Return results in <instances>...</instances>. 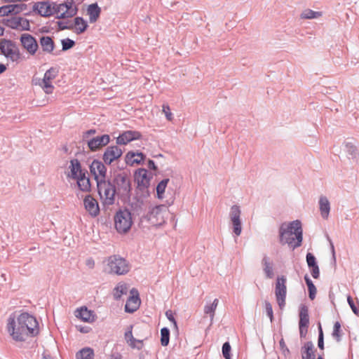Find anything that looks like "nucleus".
Listing matches in <instances>:
<instances>
[{"mask_svg": "<svg viewBox=\"0 0 359 359\" xmlns=\"http://www.w3.org/2000/svg\"><path fill=\"white\" fill-rule=\"evenodd\" d=\"M6 330L13 340L22 342L38 334L39 323L29 313H13L7 320Z\"/></svg>", "mask_w": 359, "mask_h": 359, "instance_id": "obj_1", "label": "nucleus"}, {"mask_svg": "<svg viewBox=\"0 0 359 359\" xmlns=\"http://www.w3.org/2000/svg\"><path fill=\"white\" fill-rule=\"evenodd\" d=\"M279 234L281 244H287L292 249L299 247L302 242L301 222L296 220L288 224H282L279 229Z\"/></svg>", "mask_w": 359, "mask_h": 359, "instance_id": "obj_2", "label": "nucleus"}, {"mask_svg": "<svg viewBox=\"0 0 359 359\" xmlns=\"http://www.w3.org/2000/svg\"><path fill=\"white\" fill-rule=\"evenodd\" d=\"M58 74L59 70L57 68L50 67L44 73L43 78L34 76L32 83L34 86L40 87L46 94L50 95L54 92V81L58 76Z\"/></svg>", "mask_w": 359, "mask_h": 359, "instance_id": "obj_3", "label": "nucleus"}, {"mask_svg": "<svg viewBox=\"0 0 359 359\" xmlns=\"http://www.w3.org/2000/svg\"><path fill=\"white\" fill-rule=\"evenodd\" d=\"M100 200L104 205H111L116 200V191L115 186L109 181L102 180L97 183Z\"/></svg>", "mask_w": 359, "mask_h": 359, "instance_id": "obj_4", "label": "nucleus"}, {"mask_svg": "<svg viewBox=\"0 0 359 359\" xmlns=\"http://www.w3.org/2000/svg\"><path fill=\"white\" fill-rule=\"evenodd\" d=\"M115 228L118 233H127L133 225L132 215L128 210H120L114 216Z\"/></svg>", "mask_w": 359, "mask_h": 359, "instance_id": "obj_5", "label": "nucleus"}, {"mask_svg": "<svg viewBox=\"0 0 359 359\" xmlns=\"http://www.w3.org/2000/svg\"><path fill=\"white\" fill-rule=\"evenodd\" d=\"M169 210L167 206L164 205H156L152 208L148 215L147 219L152 226H161L165 222L168 217Z\"/></svg>", "mask_w": 359, "mask_h": 359, "instance_id": "obj_6", "label": "nucleus"}, {"mask_svg": "<svg viewBox=\"0 0 359 359\" xmlns=\"http://www.w3.org/2000/svg\"><path fill=\"white\" fill-rule=\"evenodd\" d=\"M107 270L109 273L123 275L129 271V266L124 259L114 255L107 259Z\"/></svg>", "mask_w": 359, "mask_h": 359, "instance_id": "obj_7", "label": "nucleus"}, {"mask_svg": "<svg viewBox=\"0 0 359 359\" xmlns=\"http://www.w3.org/2000/svg\"><path fill=\"white\" fill-rule=\"evenodd\" d=\"M53 9L56 17L60 19L72 18L77 13V8L73 0H67L62 4L55 5Z\"/></svg>", "mask_w": 359, "mask_h": 359, "instance_id": "obj_8", "label": "nucleus"}, {"mask_svg": "<svg viewBox=\"0 0 359 359\" xmlns=\"http://www.w3.org/2000/svg\"><path fill=\"white\" fill-rule=\"evenodd\" d=\"M1 53L8 59L13 62H18L21 59V54L17 46L9 40H4L0 43Z\"/></svg>", "mask_w": 359, "mask_h": 359, "instance_id": "obj_9", "label": "nucleus"}, {"mask_svg": "<svg viewBox=\"0 0 359 359\" xmlns=\"http://www.w3.org/2000/svg\"><path fill=\"white\" fill-rule=\"evenodd\" d=\"M4 20L5 25L11 29L21 32L30 29L29 21L24 17L16 15V14L10 15Z\"/></svg>", "mask_w": 359, "mask_h": 359, "instance_id": "obj_10", "label": "nucleus"}, {"mask_svg": "<svg viewBox=\"0 0 359 359\" xmlns=\"http://www.w3.org/2000/svg\"><path fill=\"white\" fill-rule=\"evenodd\" d=\"M116 194L121 196H128L131 190L128 177L123 175H118L114 180Z\"/></svg>", "mask_w": 359, "mask_h": 359, "instance_id": "obj_11", "label": "nucleus"}, {"mask_svg": "<svg viewBox=\"0 0 359 359\" xmlns=\"http://www.w3.org/2000/svg\"><path fill=\"white\" fill-rule=\"evenodd\" d=\"M286 294V278L285 276L278 277L276 283L275 294L280 309L283 308L285 305Z\"/></svg>", "mask_w": 359, "mask_h": 359, "instance_id": "obj_12", "label": "nucleus"}, {"mask_svg": "<svg viewBox=\"0 0 359 359\" xmlns=\"http://www.w3.org/2000/svg\"><path fill=\"white\" fill-rule=\"evenodd\" d=\"M241 211L238 205H233L231 208L229 217L233 226V232L237 236L242 232V224L241 220Z\"/></svg>", "mask_w": 359, "mask_h": 359, "instance_id": "obj_13", "label": "nucleus"}, {"mask_svg": "<svg viewBox=\"0 0 359 359\" xmlns=\"http://www.w3.org/2000/svg\"><path fill=\"white\" fill-rule=\"evenodd\" d=\"M90 170L97 183L100 181L106 180L107 168L101 161L94 160L90 166Z\"/></svg>", "mask_w": 359, "mask_h": 359, "instance_id": "obj_14", "label": "nucleus"}, {"mask_svg": "<svg viewBox=\"0 0 359 359\" xmlns=\"http://www.w3.org/2000/svg\"><path fill=\"white\" fill-rule=\"evenodd\" d=\"M20 42L22 47L30 54L34 55L38 50V43L29 34H22L20 36Z\"/></svg>", "mask_w": 359, "mask_h": 359, "instance_id": "obj_15", "label": "nucleus"}, {"mask_svg": "<svg viewBox=\"0 0 359 359\" xmlns=\"http://www.w3.org/2000/svg\"><path fill=\"white\" fill-rule=\"evenodd\" d=\"M83 205L86 212L93 217H97L100 214L99 204L95 198L92 196L88 195L83 200Z\"/></svg>", "mask_w": 359, "mask_h": 359, "instance_id": "obj_16", "label": "nucleus"}, {"mask_svg": "<svg viewBox=\"0 0 359 359\" xmlns=\"http://www.w3.org/2000/svg\"><path fill=\"white\" fill-rule=\"evenodd\" d=\"M140 305V299L138 291L135 289H132L130 290V296L126 302L125 310L126 312L133 313L139 308Z\"/></svg>", "mask_w": 359, "mask_h": 359, "instance_id": "obj_17", "label": "nucleus"}, {"mask_svg": "<svg viewBox=\"0 0 359 359\" xmlns=\"http://www.w3.org/2000/svg\"><path fill=\"white\" fill-rule=\"evenodd\" d=\"M122 155V150L117 146H111L107 148L103 154V161L110 165L113 161L119 158Z\"/></svg>", "mask_w": 359, "mask_h": 359, "instance_id": "obj_18", "label": "nucleus"}, {"mask_svg": "<svg viewBox=\"0 0 359 359\" xmlns=\"http://www.w3.org/2000/svg\"><path fill=\"white\" fill-rule=\"evenodd\" d=\"M309 324V310L306 306H303L299 312V334L301 337H305Z\"/></svg>", "mask_w": 359, "mask_h": 359, "instance_id": "obj_19", "label": "nucleus"}, {"mask_svg": "<svg viewBox=\"0 0 359 359\" xmlns=\"http://www.w3.org/2000/svg\"><path fill=\"white\" fill-rule=\"evenodd\" d=\"M141 339H135L133 335V326H130L128 330L125 333V339L126 343L132 348L142 349L144 344L143 341L146 337L143 335L140 336Z\"/></svg>", "mask_w": 359, "mask_h": 359, "instance_id": "obj_20", "label": "nucleus"}, {"mask_svg": "<svg viewBox=\"0 0 359 359\" xmlns=\"http://www.w3.org/2000/svg\"><path fill=\"white\" fill-rule=\"evenodd\" d=\"M142 135L138 131L128 130L123 132L117 137L116 142L119 144H126L133 140L140 139Z\"/></svg>", "mask_w": 359, "mask_h": 359, "instance_id": "obj_21", "label": "nucleus"}, {"mask_svg": "<svg viewBox=\"0 0 359 359\" xmlns=\"http://www.w3.org/2000/svg\"><path fill=\"white\" fill-rule=\"evenodd\" d=\"M109 142V136L108 135H103L93 138L88 142V145L90 150L95 151L100 147L107 145Z\"/></svg>", "mask_w": 359, "mask_h": 359, "instance_id": "obj_22", "label": "nucleus"}, {"mask_svg": "<svg viewBox=\"0 0 359 359\" xmlns=\"http://www.w3.org/2000/svg\"><path fill=\"white\" fill-rule=\"evenodd\" d=\"M24 4H10L0 7V16H8L18 14L22 11Z\"/></svg>", "mask_w": 359, "mask_h": 359, "instance_id": "obj_23", "label": "nucleus"}, {"mask_svg": "<svg viewBox=\"0 0 359 359\" xmlns=\"http://www.w3.org/2000/svg\"><path fill=\"white\" fill-rule=\"evenodd\" d=\"M34 11L41 16H50L54 13L53 7L47 2H37L34 6Z\"/></svg>", "mask_w": 359, "mask_h": 359, "instance_id": "obj_24", "label": "nucleus"}, {"mask_svg": "<svg viewBox=\"0 0 359 359\" xmlns=\"http://www.w3.org/2000/svg\"><path fill=\"white\" fill-rule=\"evenodd\" d=\"M69 169V174L68 176L74 180H76L83 174L86 173V172L81 169V163L77 159H73L70 161Z\"/></svg>", "mask_w": 359, "mask_h": 359, "instance_id": "obj_25", "label": "nucleus"}, {"mask_svg": "<svg viewBox=\"0 0 359 359\" xmlns=\"http://www.w3.org/2000/svg\"><path fill=\"white\" fill-rule=\"evenodd\" d=\"M135 179L138 186L146 187L149 184L148 171L146 169H139L135 174Z\"/></svg>", "mask_w": 359, "mask_h": 359, "instance_id": "obj_26", "label": "nucleus"}, {"mask_svg": "<svg viewBox=\"0 0 359 359\" xmlns=\"http://www.w3.org/2000/svg\"><path fill=\"white\" fill-rule=\"evenodd\" d=\"M101 10L97 4H93L88 6L87 8V15L89 17V21L91 23L95 22L100 15Z\"/></svg>", "mask_w": 359, "mask_h": 359, "instance_id": "obj_27", "label": "nucleus"}, {"mask_svg": "<svg viewBox=\"0 0 359 359\" xmlns=\"http://www.w3.org/2000/svg\"><path fill=\"white\" fill-rule=\"evenodd\" d=\"M77 185L79 189L83 192H89L91 189L90 179L86 176V172L76 178Z\"/></svg>", "mask_w": 359, "mask_h": 359, "instance_id": "obj_28", "label": "nucleus"}, {"mask_svg": "<svg viewBox=\"0 0 359 359\" xmlns=\"http://www.w3.org/2000/svg\"><path fill=\"white\" fill-rule=\"evenodd\" d=\"M76 317L81 318L84 322L92 323L95 319V316L93 312L88 310L87 308H81L77 311Z\"/></svg>", "mask_w": 359, "mask_h": 359, "instance_id": "obj_29", "label": "nucleus"}, {"mask_svg": "<svg viewBox=\"0 0 359 359\" xmlns=\"http://www.w3.org/2000/svg\"><path fill=\"white\" fill-rule=\"evenodd\" d=\"M88 25L87 22L81 17H76L74 20L73 30L77 34L83 33L88 28Z\"/></svg>", "mask_w": 359, "mask_h": 359, "instance_id": "obj_30", "label": "nucleus"}, {"mask_svg": "<svg viewBox=\"0 0 359 359\" xmlns=\"http://www.w3.org/2000/svg\"><path fill=\"white\" fill-rule=\"evenodd\" d=\"M39 42L44 52L48 53L53 52L54 49V42L50 36H42Z\"/></svg>", "mask_w": 359, "mask_h": 359, "instance_id": "obj_31", "label": "nucleus"}, {"mask_svg": "<svg viewBox=\"0 0 359 359\" xmlns=\"http://www.w3.org/2000/svg\"><path fill=\"white\" fill-rule=\"evenodd\" d=\"M319 205L322 217L327 219L330 210V202L326 197L322 196L320 198Z\"/></svg>", "mask_w": 359, "mask_h": 359, "instance_id": "obj_32", "label": "nucleus"}, {"mask_svg": "<svg viewBox=\"0 0 359 359\" xmlns=\"http://www.w3.org/2000/svg\"><path fill=\"white\" fill-rule=\"evenodd\" d=\"M219 300L217 299H215L214 301L210 304H207L204 306V313L205 315L209 316L211 320H213L216 309L218 306Z\"/></svg>", "mask_w": 359, "mask_h": 359, "instance_id": "obj_33", "label": "nucleus"}, {"mask_svg": "<svg viewBox=\"0 0 359 359\" xmlns=\"http://www.w3.org/2000/svg\"><path fill=\"white\" fill-rule=\"evenodd\" d=\"M94 351L91 348H83L76 353V359H93Z\"/></svg>", "mask_w": 359, "mask_h": 359, "instance_id": "obj_34", "label": "nucleus"}, {"mask_svg": "<svg viewBox=\"0 0 359 359\" xmlns=\"http://www.w3.org/2000/svg\"><path fill=\"white\" fill-rule=\"evenodd\" d=\"M128 287L126 283H120L114 290V297L115 299H120L123 294H126Z\"/></svg>", "mask_w": 359, "mask_h": 359, "instance_id": "obj_35", "label": "nucleus"}, {"mask_svg": "<svg viewBox=\"0 0 359 359\" xmlns=\"http://www.w3.org/2000/svg\"><path fill=\"white\" fill-rule=\"evenodd\" d=\"M304 280H305V282H306V283L307 285V287H308L309 293V298L311 300H313L315 299V297H316V292H317L316 287L313 285V283H312V281L311 280V279L309 278V276L307 275H306L304 276Z\"/></svg>", "mask_w": 359, "mask_h": 359, "instance_id": "obj_36", "label": "nucleus"}, {"mask_svg": "<svg viewBox=\"0 0 359 359\" xmlns=\"http://www.w3.org/2000/svg\"><path fill=\"white\" fill-rule=\"evenodd\" d=\"M342 334L343 332L341 323L337 321L334 324L332 335L337 342H339L341 339Z\"/></svg>", "mask_w": 359, "mask_h": 359, "instance_id": "obj_37", "label": "nucleus"}, {"mask_svg": "<svg viewBox=\"0 0 359 359\" xmlns=\"http://www.w3.org/2000/svg\"><path fill=\"white\" fill-rule=\"evenodd\" d=\"M305 351L302 353L303 359H315L313 345L311 343H307L304 346Z\"/></svg>", "mask_w": 359, "mask_h": 359, "instance_id": "obj_38", "label": "nucleus"}, {"mask_svg": "<svg viewBox=\"0 0 359 359\" xmlns=\"http://www.w3.org/2000/svg\"><path fill=\"white\" fill-rule=\"evenodd\" d=\"M169 182L168 179L163 180L161 182L158 183L156 187V193L158 198L161 199L163 198V194L165 193V188L167 187L168 182Z\"/></svg>", "mask_w": 359, "mask_h": 359, "instance_id": "obj_39", "label": "nucleus"}, {"mask_svg": "<svg viewBox=\"0 0 359 359\" xmlns=\"http://www.w3.org/2000/svg\"><path fill=\"white\" fill-rule=\"evenodd\" d=\"M322 15L320 12H316L311 9H306L301 14V18L303 19H313L318 18Z\"/></svg>", "mask_w": 359, "mask_h": 359, "instance_id": "obj_40", "label": "nucleus"}, {"mask_svg": "<svg viewBox=\"0 0 359 359\" xmlns=\"http://www.w3.org/2000/svg\"><path fill=\"white\" fill-rule=\"evenodd\" d=\"M262 263L264 264V271L266 273V277L269 278H271L273 276V272L269 259L267 257H264L262 259Z\"/></svg>", "mask_w": 359, "mask_h": 359, "instance_id": "obj_41", "label": "nucleus"}, {"mask_svg": "<svg viewBox=\"0 0 359 359\" xmlns=\"http://www.w3.org/2000/svg\"><path fill=\"white\" fill-rule=\"evenodd\" d=\"M127 158L128 161H130L131 163H140L143 161L144 156L142 153H129L127 155Z\"/></svg>", "mask_w": 359, "mask_h": 359, "instance_id": "obj_42", "label": "nucleus"}, {"mask_svg": "<svg viewBox=\"0 0 359 359\" xmlns=\"http://www.w3.org/2000/svg\"><path fill=\"white\" fill-rule=\"evenodd\" d=\"M170 332L166 327H163L161 330V345L165 346L169 343Z\"/></svg>", "mask_w": 359, "mask_h": 359, "instance_id": "obj_43", "label": "nucleus"}, {"mask_svg": "<svg viewBox=\"0 0 359 359\" xmlns=\"http://www.w3.org/2000/svg\"><path fill=\"white\" fill-rule=\"evenodd\" d=\"M231 346L229 342H225L222 346V354L225 359H231Z\"/></svg>", "mask_w": 359, "mask_h": 359, "instance_id": "obj_44", "label": "nucleus"}, {"mask_svg": "<svg viewBox=\"0 0 359 359\" xmlns=\"http://www.w3.org/2000/svg\"><path fill=\"white\" fill-rule=\"evenodd\" d=\"M61 43H62L63 50H67L68 49H70L75 45L74 41L69 39H63V40H62Z\"/></svg>", "mask_w": 359, "mask_h": 359, "instance_id": "obj_45", "label": "nucleus"}, {"mask_svg": "<svg viewBox=\"0 0 359 359\" xmlns=\"http://www.w3.org/2000/svg\"><path fill=\"white\" fill-rule=\"evenodd\" d=\"M162 111L168 121H171L173 119V116L171 112L170 108L168 104L163 105Z\"/></svg>", "mask_w": 359, "mask_h": 359, "instance_id": "obj_46", "label": "nucleus"}, {"mask_svg": "<svg viewBox=\"0 0 359 359\" xmlns=\"http://www.w3.org/2000/svg\"><path fill=\"white\" fill-rule=\"evenodd\" d=\"M306 262L309 267H313L317 265L314 255L310 252L306 255Z\"/></svg>", "mask_w": 359, "mask_h": 359, "instance_id": "obj_47", "label": "nucleus"}, {"mask_svg": "<svg viewBox=\"0 0 359 359\" xmlns=\"http://www.w3.org/2000/svg\"><path fill=\"white\" fill-rule=\"evenodd\" d=\"M347 302H348L350 307L351 308V310L353 311V312L355 315L358 316L359 315V309L355 305L354 302L351 296L347 297Z\"/></svg>", "mask_w": 359, "mask_h": 359, "instance_id": "obj_48", "label": "nucleus"}, {"mask_svg": "<svg viewBox=\"0 0 359 359\" xmlns=\"http://www.w3.org/2000/svg\"><path fill=\"white\" fill-rule=\"evenodd\" d=\"M318 345L320 349L323 350L324 348L323 332L320 325L319 326V336Z\"/></svg>", "mask_w": 359, "mask_h": 359, "instance_id": "obj_49", "label": "nucleus"}, {"mask_svg": "<svg viewBox=\"0 0 359 359\" xmlns=\"http://www.w3.org/2000/svg\"><path fill=\"white\" fill-rule=\"evenodd\" d=\"M265 309H266V311L268 316L270 318L271 320H272V319H273V309H272L271 304L269 302H265Z\"/></svg>", "mask_w": 359, "mask_h": 359, "instance_id": "obj_50", "label": "nucleus"}, {"mask_svg": "<svg viewBox=\"0 0 359 359\" xmlns=\"http://www.w3.org/2000/svg\"><path fill=\"white\" fill-rule=\"evenodd\" d=\"M311 275L314 278H318L319 277V275H320V271H319V268H318V266L316 265V266H314L313 267H311Z\"/></svg>", "mask_w": 359, "mask_h": 359, "instance_id": "obj_51", "label": "nucleus"}, {"mask_svg": "<svg viewBox=\"0 0 359 359\" xmlns=\"http://www.w3.org/2000/svg\"><path fill=\"white\" fill-rule=\"evenodd\" d=\"M86 265L89 269H93L95 266V261L92 258H89L86 260Z\"/></svg>", "mask_w": 359, "mask_h": 359, "instance_id": "obj_52", "label": "nucleus"}, {"mask_svg": "<svg viewBox=\"0 0 359 359\" xmlns=\"http://www.w3.org/2000/svg\"><path fill=\"white\" fill-rule=\"evenodd\" d=\"M166 316L168 317V318L173 323L175 327H177V323L174 318V317L172 316V315L171 313H170L168 311L166 312Z\"/></svg>", "mask_w": 359, "mask_h": 359, "instance_id": "obj_53", "label": "nucleus"}, {"mask_svg": "<svg viewBox=\"0 0 359 359\" xmlns=\"http://www.w3.org/2000/svg\"><path fill=\"white\" fill-rule=\"evenodd\" d=\"M148 166L150 169L152 170H156V166L155 165V163L152 160H149L148 162Z\"/></svg>", "mask_w": 359, "mask_h": 359, "instance_id": "obj_54", "label": "nucleus"}, {"mask_svg": "<svg viewBox=\"0 0 359 359\" xmlns=\"http://www.w3.org/2000/svg\"><path fill=\"white\" fill-rule=\"evenodd\" d=\"M6 70L5 65L0 63V74L4 73Z\"/></svg>", "mask_w": 359, "mask_h": 359, "instance_id": "obj_55", "label": "nucleus"}, {"mask_svg": "<svg viewBox=\"0 0 359 359\" xmlns=\"http://www.w3.org/2000/svg\"><path fill=\"white\" fill-rule=\"evenodd\" d=\"M4 29L0 25V36L4 34Z\"/></svg>", "mask_w": 359, "mask_h": 359, "instance_id": "obj_56", "label": "nucleus"}, {"mask_svg": "<svg viewBox=\"0 0 359 359\" xmlns=\"http://www.w3.org/2000/svg\"><path fill=\"white\" fill-rule=\"evenodd\" d=\"M280 345L283 348L285 346V341H284V340L283 339L280 341Z\"/></svg>", "mask_w": 359, "mask_h": 359, "instance_id": "obj_57", "label": "nucleus"}, {"mask_svg": "<svg viewBox=\"0 0 359 359\" xmlns=\"http://www.w3.org/2000/svg\"><path fill=\"white\" fill-rule=\"evenodd\" d=\"M95 131L94 130H90L87 131L86 134H94Z\"/></svg>", "mask_w": 359, "mask_h": 359, "instance_id": "obj_58", "label": "nucleus"}, {"mask_svg": "<svg viewBox=\"0 0 359 359\" xmlns=\"http://www.w3.org/2000/svg\"><path fill=\"white\" fill-rule=\"evenodd\" d=\"M318 359H323L321 356L318 357Z\"/></svg>", "mask_w": 359, "mask_h": 359, "instance_id": "obj_59", "label": "nucleus"}]
</instances>
